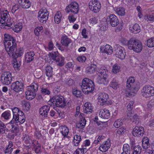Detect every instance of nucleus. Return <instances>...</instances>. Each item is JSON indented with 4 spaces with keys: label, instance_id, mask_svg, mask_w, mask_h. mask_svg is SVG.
I'll return each mask as SVG.
<instances>
[{
    "label": "nucleus",
    "instance_id": "obj_7",
    "mask_svg": "<svg viewBox=\"0 0 154 154\" xmlns=\"http://www.w3.org/2000/svg\"><path fill=\"white\" fill-rule=\"evenodd\" d=\"M119 20L117 17L114 14H112L108 16L106 19L105 24L109 23L112 27H115L119 24Z\"/></svg>",
    "mask_w": 154,
    "mask_h": 154
},
{
    "label": "nucleus",
    "instance_id": "obj_14",
    "mask_svg": "<svg viewBox=\"0 0 154 154\" xmlns=\"http://www.w3.org/2000/svg\"><path fill=\"white\" fill-rule=\"evenodd\" d=\"M145 95L146 97H149L154 95V88L147 85L145 87Z\"/></svg>",
    "mask_w": 154,
    "mask_h": 154
},
{
    "label": "nucleus",
    "instance_id": "obj_1",
    "mask_svg": "<svg viewBox=\"0 0 154 154\" xmlns=\"http://www.w3.org/2000/svg\"><path fill=\"white\" fill-rule=\"evenodd\" d=\"M80 84L81 88L83 92L85 94H88L93 91L94 89V84L91 80L85 78Z\"/></svg>",
    "mask_w": 154,
    "mask_h": 154
},
{
    "label": "nucleus",
    "instance_id": "obj_11",
    "mask_svg": "<svg viewBox=\"0 0 154 154\" xmlns=\"http://www.w3.org/2000/svg\"><path fill=\"white\" fill-rule=\"evenodd\" d=\"M4 43L5 45V50L7 52L8 51V49L10 50V48L14 47L17 46L16 43V42L15 39H12V40H6L4 41Z\"/></svg>",
    "mask_w": 154,
    "mask_h": 154
},
{
    "label": "nucleus",
    "instance_id": "obj_2",
    "mask_svg": "<svg viewBox=\"0 0 154 154\" xmlns=\"http://www.w3.org/2000/svg\"><path fill=\"white\" fill-rule=\"evenodd\" d=\"M54 104L58 107L64 108L66 105L67 101L64 97L60 95H55L53 97Z\"/></svg>",
    "mask_w": 154,
    "mask_h": 154
},
{
    "label": "nucleus",
    "instance_id": "obj_33",
    "mask_svg": "<svg viewBox=\"0 0 154 154\" xmlns=\"http://www.w3.org/2000/svg\"><path fill=\"white\" fill-rule=\"evenodd\" d=\"M110 86L112 87L115 90H116L119 87L118 82L115 79H113L112 81L111 82L110 84Z\"/></svg>",
    "mask_w": 154,
    "mask_h": 154
},
{
    "label": "nucleus",
    "instance_id": "obj_20",
    "mask_svg": "<svg viewBox=\"0 0 154 154\" xmlns=\"http://www.w3.org/2000/svg\"><path fill=\"white\" fill-rule=\"evenodd\" d=\"M18 2L20 5L23 8H28L31 5V3L29 0H18Z\"/></svg>",
    "mask_w": 154,
    "mask_h": 154
},
{
    "label": "nucleus",
    "instance_id": "obj_59",
    "mask_svg": "<svg viewBox=\"0 0 154 154\" xmlns=\"http://www.w3.org/2000/svg\"><path fill=\"white\" fill-rule=\"evenodd\" d=\"M154 103V100H151L149 101L147 104V108L149 109H151L153 106V103Z\"/></svg>",
    "mask_w": 154,
    "mask_h": 154
},
{
    "label": "nucleus",
    "instance_id": "obj_34",
    "mask_svg": "<svg viewBox=\"0 0 154 154\" xmlns=\"http://www.w3.org/2000/svg\"><path fill=\"white\" fill-rule=\"evenodd\" d=\"M85 110L84 112L86 113H88L89 112H91L92 111L91 104L89 103H86L84 105Z\"/></svg>",
    "mask_w": 154,
    "mask_h": 154
},
{
    "label": "nucleus",
    "instance_id": "obj_38",
    "mask_svg": "<svg viewBox=\"0 0 154 154\" xmlns=\"http://www.w3.org/2000/svg\"><path fill=\"white\" fill-rule=\"evenodd\" d=\"M62 15L60 12H57L54 16V21L57 24L59 23L60 22Z\"/></svg>",
    "mask_w": 154,
    "mask_h": 154
},
{
    "label": "nucleus",
    "instance_id": "obj_17",
    "mask_svg": "<svg viewBox=\"0 0 154 154\" xmlns=\"http://www.w3.org/2000/svg\"><path fill=\"white\" fill-rule=\"evenodd\" d=\"M99 115L103 119H108L110 117V113L109 110L105 109L100 111Z\"/></svg>",
    "mask_w": 154,
    "mask_h": 154
},
{
    "label": "nucleus",
    "instance_id": "obj_61",
    "mask_svg": "<svg viewBox=\"0 0 154 154\" xmlns=\"http://www.w3.org/2000/svg\"><path fill=\"white\" fill-rule=\"evenodd\" d=\"M84 150L83 148H78L74 152V154H83Z\"/></svg>",
    "mask_w": 154,
    "mask_h": 154
},
{
    "label": "nucleus",
    "instance_id": "obj_60",
    "mask_svg": "<svg viewBox=\"0 0 154 154\" xmlns=\"http://www.w3.org/2000/svg\"><path fill=\"white\" fill-rule=\"evenodd\" d=\"M134 103V102L133 101H130L128 104L127 106V109L129 111H130L132 110Z\"/></svg>",
    "mask_w": 154,
    "mask_h": 154
},
{
    "label": "nucleus",
    "instance_id": "obj_62",
    "mask_svg": "<svg viewBox=\"0 0 154 154\" xmlns=\"http://www.w3.org/2000/svg\"><path fill=\"white\" fill-rule=\"evenodd\" d=\"M86 57L84 56H79L77 59L79 61L81 62H85L86 60Z\"/></svg>",
    "mask_w": 154,
    "mask_h": 154
},
{
    "label": "nucleus",
    "instance_id": "obj_35",
    "mask_svg": "<svg viewBox=\"0 0 154 154\" xmlns=\"http://www.w3.org/2000/svg\"><path fill=\"white\" fill-rule=\"evenodd\" d=\"M104 50V52L108 54H111L113 52L112 47L109 45H106Z\"/></svg>",
    "mask_w": 154,
    "mask_h": 154
},
{
    "label": "nucleus",
    "instance_id": "obj_23",
    "mask_svg": "<svg viewBox=\"0 0 154 154\" xmlns=\"http://www.w3.org/2000/svg\"><path fill=\"white\" fill-rule=\"evenodd\" d=\"M49 15V13L46 9H41L38 13V16L41 17L45 18V19H48Z\"/></svg>",
    "mask_w": 154,
    "mask_h": 154
},
{
    "label": "nucleus",
    "instance_id": "obj_22",
    "mask_svg": "<svg viewBox=\"0 0 154 154\" xmlns=\"http://www.w3.org/2000/svg\"><path fill=\"white\" fill-rule=\"evenodd\" d=\"M129 29L131 32L134 34L139 33L140 31V27L137 23L130 25Z\"/></svg>",
    "mask_w": 154,
    "mask_h": 154
},
{
    "label": "nucleus",
    "instance_id": "obj_56",
    "mask_svg": "<svg viewBox=\"0 0 154 154\" xmlns=\"http://www.w3.org/2000/svg\"><path fill=\"white\" fill-rule=\"evenodd\" d=\"M57 54H59L58 53L57 51V52H52V53H50L49 54V58H50V59H51V58H52V59L54 60L56 56H57Z\"/></svg>",
    "mask_w": 154,
    "mask_h": 154
},
{
    "label": "nucleus",
    "instance_id": "obj_15",
    "mask_svg": "<svg viewBox=\"0 0 154 154\" xmlns=\"http://www.w3.org/2000/svg\"><path fill=\"white\" fill-rule=\"evenodd\" d=\"M25 121V116L23 115L22 116L17 117L16 115H14L12 120L10 122L11 124L16 123L17 122H20L23 123Z\"/></svg>",
    "mask_w": 154,
    "mask_h": 154
},
{
    "label": "nucleus",
    "instance_id": "obj_6",
    "mask_svg": "<svg viewBox=\"0 0 154 154\" xmlns=\"http://www.w3.org/2000/svg\"><path fill=\"white\" fill-rule=\"evenodd\" d=\"M89 8L91 11L94 13L98 12L101 7L100 2L97 0H92L89 3Z\"/></svg>",
    "mask_w": 154,
    "mask_h": 154
},
{
    "label": "nucleus",
    "instance_id": "obj_10",
    "mask_svg": "<svg viewBox=\"0 0 154 154\" xmlns=\"http://www.w3.org/2000/svg\"><path fill=\"white\" fill-rule=\"evenodd\" d=\"M115 55L116 57L123 60L125 58V52L123 50V48L121 46H118L117 48H115L114 50Z\"/></svg>",
    "mask_w": 154,
    "mask_h": 154
},
{
    "label": "nucleus",
    "instance_id": "obj_39",
    "mask_svg": "<svg viewBox=\"0 0 154 154\" xmlns=\"http://www.w3.org/2000/svg\"><path fill=\"white\" fill-rule=\"evenodd\" d=\"M61 128L62 130L60 132L64 136L62 138V140H63L64 139L65 137L68 135L69 132V129L67 127L65 126L62 127Z\"/></svg>",
    "mask_w": 154,
    "mask_h": 154
},
{
    "label": "nucleus",
    "instance_id": "obj_16",
    "mask_svg": "<svg viewBox=\"0 0 154 154\" xmlns=\"http://www.w3.org/2000/svg\"><path fill=\"white\" fill-rule=\"evenodd\" d=\"M38 89V85L36 83L32 84L31 85L27 87V91L25 93L26 94H29L31 92H36Z\"/></svg>",
    "mask_w": 154,
    "mask_h": 154
},
{
    "label": "nucleus",
    "instance_id": "obj_50",
    "mask_svg": "<svg viewBox=\"0 0 154 154\" xmlns=\"http://www.w3.org/2000/svg\"><path fill=\"white\" fill-rule=\"evenodd\" d=\"M71 42L70 39H61V41L62 45L65 46H67Z\"/></svg>",
    "mask_w": 154,
    "mask_h": 154
},
{
    "label": "nucleus",
    "instance_id": "obj_45",
    "mask_svg": "<svg viewBox=\"0 0 154 154\" xmlns=\"http://www.w3.org/2000/svg\"><path fill=\"white\" fill-rule=\"evenodd\" d=\"M112 70L114 73H116L120 71V67L118 64L116 63L113 66Z\"/></svg>",
    "mask_w": 154,
    "mask_h": 154
},
{
    "label": "nucleus",
    "instance_id": "obj_30",
    "mask_svg": "<svg viewBox=\"0 0 154 154\" xmlns=\"http://www.w3.org/2000/svg\"><path fill=\"white\" fill-rule=\"evenodd\" d=\"M8 20L7 19V22L6 23L5 20L3 19H2L0 20V26H1V28H2V27L5 26H8V27L11 26L12 25V24H13L12 22H9ZM9 21H10V22H11L12 20L11 19L9 20Z\"/></svg>",
    "mask_w": 154,
    "mask_h": 154
},
{
    "label": "nucleus",
    "instance_id": "obj_63",
    "mask_svg": "<svg viewBox=\"0 0 154 154\" xmlns=\"http://www.w3.org/2000/svg\"><path fill=\"white\" fill-rule=\"evenodd\" d=\"M19 8V6L18 4H16L12 7L11 12L12 13H14L15 11Z\"/></svg>",
    "mask_w": 154,
    "mask_h": 154
},
{
    "label": "nucleus",
    "instance_id": "obj_43",
    "mask_svg": "<svg viewBox=\"0 0 154 154\" xmlns=\"http://www.w3.org/2000/svg\"><path fill=\"white\" fill-rule=\"evenodd\" d=\"M42 71L41 69H37L34 72V75L37 79H39L42 76Z\"/></svg>",
    "mask_w": 154,
    "mask_h": 154
},
{
    "label": "nucleus",
    "instance_id": "obj_51",
    "mask_svg": "<svg viewBox=\"0 0 154 154\" xmlns=\"http://www.w3.org/2000/svg\"><path fill=\"white\" fill-rule=\"evenodd\" d=\"M14 64L13 66L15 69L18 70L20 66V62L17 61L16 59H14Z\"/></svg>",
    "mask_w": 154,
    "mask_h": 154
},
{
    "label": "nucleus",
    "instance_id": "obj_46",
    "mask_svg": "<svg viewBox=\"0 0 154 154\" xmlns=\"http://www.w3.org/2000/svg\"><path fill=\"white\" fill-rule=\"evenodd\" d=\"M36 92H31L29 94H26V98L29 100H31L33 99L36 96Z\"/></svg>",
    "mask_w": 154,
    "mask_h": 154
},
{
    "label": "nucleus",
    "instance_id": "obj_32",
    "mask_svg": "<svg viewBox=\"0 0 154 154\" xmlns=\"http://www.w3.org/2000/svg\"><path fill=\"white\" fill-rule=\"evenodd\" d=\"M97 82L99 84L107 85L108 81L106 80V78H104L101 76H98L97 79Z\"/></svg>",
    "mask_w": 154,
    "mask_h": 154
},
{
    "label": "nucleus",
    "instance_id": "obj_42",
    "mask_svg": "<svg viewBox=\"0 0 154 154\" xmlns=\"http://www.w3.org/2000/svg\"><path fill=\"white\" fill-rule=\"evenodd\" d=\"M81 140V137L80 136L75 135L74 137L73 143L75 146H77Z\"/></svg>",
    "mask_w": 154,
    "mask_h": 154
},
{
    "label": "nucleus",
    "instance_id": "obj_24",
    "mask_svg": "<svg viewBox=\"0 0 154 154\" xmlns=\"http://www.w3.org/2000/svg\"><path fill=\"white\" fill-rule=\"evenodd\" d=\"M35 55L33 51L27 53L25 54V60L27 63H29L34 59V56Z\"/></svg>",
    "mask_w": 154,
    "mask_h": 154
},
{
    "label": "nucleus",
    "instance_id": "obj_9",
    "mask_svg": "<svg viewBox=\"0 0 154 154\" xmlns=\"http://www.w3.org/2000/svg\"><path fill=\"white\" fill-rule=\"evenodd\" d=\"M11 90L16 92L22 91L23 89V85L22 82L18 81L13 83L11 85Z\"/></svg>",
    "mask_w": 154,
    "mask_h": 154
},
{
    "label": "nucleus",
    "instance_id": "obj_53",
    "mask_svg": "<svg viewBox=\"0 0 154 154\" xmlns=\"http://www.w3.org/2000/svg\"><path fill=\"white\" fill-rule=\"evenodd\" d=\"M28 138L29 139V137L28 136H26L23 137V139L25 143L27 144H31V143H32V145H33L32 143L33 142V141H32L31 140H28Z\"/></svg>",
    "mask_w": 154,
    "mask_h": 154
},
{
    "label": "nucleus",
    "instance_id": "obj_3",
    "mask_svg": "<svg viewBox=\"0 0 154 154\" xmlns=\"http://www.w3.org/2000/svg\"><path fill=\"white\" fill-rule=\"evenodd\" d=\"M11 49H8V54L10 57H12L13 58L16 59L18 57H21L23 54V51L22 48L17 49V46L13 48H11Z\"/></svg>",
    "mask_w": 154,
    "mask_h": 154
},
{
    "label": "nucleus",
    "instance_id": "obj_4",
    "mask_svg": "<svg viewBox=\"0 0 154 154\" xmlns=\"http://www.w3.org/2000/svg\"><path fill=\"white\" fill-rule=\"evenodd\" d=\"M12 74L8 72H3L1 75V82L4 85H9L12 81Z\"/></svg>",
    "mask_w": 154,
    "mask_h": 154
},
{
    "label": "nucleus",
    "instance_id": "obj_27",
    "mask_svg": "<svg viewBox=\"0 0 154 154\" xmlns=\"http://www.w3.org/2000/svg\"><path fill=\"white\" fill-rule=\"evenodd\" d=\"M98 76L104 77V78H107L108 72L104 69H100L98 71Z\"/></svg>",
    "mask_w": 154,
    "mask_h": 154
},
{
    "label": "nucleus",
    "instance_id": "obj_29",
    "mask_svg": "<svg viewBox=\"0 0 154 154\" xmlns=\"http://www.w3.org/2000/svg\"><path fill=\"white\" fill-rule=\"evenodd\" d=\"M138 42L135 39H130L128 40L129 44L128 47L130 50H133L134 48L136 46V44H137Z\"/></svg>",
    "mask_w": 154,
    "mask_h": 154
},
{
    "label": "nucleus",
    "instance_id": "obj_52",
    "mask_svg": "<svg viewBox=\"0 0 154 154\" xmlns=\"http://www.w3.org/2000/svg\"><path fill=\"white\" fill-rule=\"evenodd\" d=\"M121 121V120L119 119L116 121L114 123V126L116 128H118L122 125L123 123Z\"/></svg>",
    "mask_w": 154,
    "mask_h": 154
},
{
    "label": "nucleus",
    "instance_id": "obj_48",
    "mask_svg": "<svg viewBox=\"0 0 154 154\" xmlns=\"http://www.w3.org/2000/svg\"><path fill=\"white\" fill-rule=\"evenodd\" d=\"M130 146L127 144H125L123 145V152L128 153V154H130Z\"/></svg>",
    "mask_w": 154,
    "mask_h": 154
},
{
    "label": "nucleus",
    "instance_id": "obj_54",
    "mask_svg": "<svg viewBox=\"0 0 154 154\" xmlns=\"http://www.w3.org/2000/svg\"><path fill=\"white\" fill-rule=\"evenodd\" d=\"M23 106L27 110H29L30 106V103L25 101H23L22 103Z\"/></svg>",
    "mask_w": 154,
    "mask_h": 154
},
{
    "label": "nucleus",
    "instance_id": "obj_47",
    "mask_svg": "<svg viewBox=\"0 0 154 154\" xmlns=\"http://www.w3.org/2000/svg\"><path fill=\"white\" fill-rule=\"evenodd\" d=\"M98 19L96 17L92 16L89 20V22L91 25H94L97 23Z\"/></svg>",
    "mask_w": 154,
    "mask_h": 154
},
{
    "label": "nucleus",
    "instance_id": "obj_58",
    "mask_svg": "<svg viewBox=\"0 0 154 154\" xmlns=\"http://www.w3.org/2000/svg\"><path fill=\"white\" fill-rule=\"evenodd\" d=\"M74 81L72 79L70 78H68L66 81H65L66 84L69 86H72L74 84Z\"/></svg>",
    "mask_w": 154,
    "mask_h": 154
},
{
    "label": "nucleus",
    "instance_id": "obj_26",
    "mask_svg": "<svg viewBox=\"0 0 154 154\" xmlns=\"http://www.w3.org/2000/svg\"><path fill=\"white\" fill-rule=\"evenodd\" d=\"M135 78L134 77H130L127 79V81L126 87L129 89L131 86L136 82H135Z\"/></svg>",
    "mask_w": 154,
    "mask_h": 154
},
{
    "label": "nucleus",
    "instance_id": "obj_21",
    "mask_svg": "<svg viewBox=\"0 0 154 154\" xmlns=\"http://www.w3.org/2000/svg\"><path fill=\"white\" fill-rule=\"evenodd\" d=\"M13 144L11 141L8 142V145L3 149L5 153L9 154H13L12 152L13 150Z\"/></svg>",
    "mask_w": 154,
    "mask_h": 154
},
{
    "label": "nucleus",
    "instance_id": "obj_5",
    "mask_svg": "<svg viewBox=\"0 0 154 154\" xmlns=\"http://www.w3.org/2000/svg\"><path fill=\"white\" fill-rule=\"evenodd\" d=\"M65 10L67 13L72 12L74 14H77L79 11L78 4L75 2H72L66 7Z\"/></svg>",
    "mask_w": 154,
    "mask_h": 154
},
{
    "label": "nucleus",
    "instance_id": "obj_31",
    "mask_svg": "<svg viewBox=\"0 0 154 154\" xmlns=\"http://www.w3.org/2000/svg\"><path fill=\"white\" fill-rule=\"evenodd\" d=\"M110 145L109 143L106 141L103 145L100 146L99 148V150L103 152H106L109 148Z\"/></svg>",
    "mask_w": 154,
    "mask_h": 154
},
{
    "label": "nucleus",
    "instance_id": "obj_57",
    "mask_svg": "<svg viewBox=\"0 0 154 154\" xmlns=\"http://www.w3.org/2000/svg\"><path fill=\"white\" fill-rule=\"evenodd\" d=\"M10 115V113L8 111H5L2 115V116L5 119H9Z\"/></svg>",
    "mask_w": 154,
    "mask_h": 154
},
{
    "label": "nucleus",
    "instance_id": "obj_13",
    "mask_svg": "<svg viewBox=\"0 0 154 154\" xmlns=\"http://www.w3.org/2000/svg\"><path fill=\"white\" fill-rule=\"evenodd\" d=\"M109 98V96L105 93H101L99 94L98 97V102L101 105H103L106 104L108 99Z\"/></svg>",
    "mask_w": 154,
    "mask_h": 154
},
{
    "label": "nucleus",
    "instance_id": "obj_49",
    "mask_svg": "<svg viewBox=\"0 0 154 154\" xmlns=\"http://www.w3.org/2000/svg\"><path fill=\"white\" fill-rule=\"evenodd\" d=\"M72 93L76 97H80L82 96V92L81 91L75 89H73Z\"/></svg>",
    "mask_w": 154,
    "mask_h": 154
},
{
    "label": "nucleus",
    "instance_id": "obj_40",
    "mask_svg": "<svg viewBox=\"0 0 154 154\" xmlns=\"http://www.w3.org/2000/svg\"><path fill=\"white\" fill-rule=\"evenodd\" d=\"M5 130L8 131V129L6 128V126L4 123L0 121V134H3L5 133Z\"/></svg>",
    "mask_w": 154,
    "mask_h": 154
},
{
    "label": "nucleus",
    "instance_id": "obj_19",
    "mask_svg": "<svg viewBox=\"0 0 154 154\" xmlns=\"http://www.w3.org/2000/svg\"><path fill=\"white\" fill-rule=\"evenodd\" d=\"M50 109V107L48 106L45 105L39 109L40 114L42 116H44L45 117L48 116V112Z\"/></svg>",
    "mask_w": 154,
    "mask_h": 154
},
{
    "label": "nucleus",
    "instance_id": "obj_12",
    "mask_svg": "<svg viewBox=\"0 0 154 154\" xmlns=\"http://www.w3.org/2000/svg\"><path fill=\"white\" fill-rule=\"evenodd\" d=\"M144 133V130L143 127L136 126L133 130L132 134L133 136L139 137H142Z\"/></svg>",
    "mask_w": 154,
    "mask_h": 154
},
{
    "label": "nucleus",
    "instance_id": "obj_28",
    "mask_svg": "<svg viewBox=\"0 0 154 154\" xmlns=\"http://www.w3.org/2000/svg\"><path fill=\"white\" fill-rule=\"evenodd\" d=\"M14 26L12 25H11V26L10 27L13 28V30L16 32H18L20 31L22 28V26L21 23H19L17 24H14Z\"/></svg>",
    "mask_w": 154,
    "mask_h": 154
},
{
    "label": "nucleus",
    "instance_id": "obj_25",
    "mask_svg": "<svg viewBox=\"0 0 154 154\" xmlns=\"http://www.w3.org/2000/svg\"><path fill=\"white\" fill-rule=\"evenodd\" d=\"M34 147L33 148L34 149L35 152L36 153H38L41 151V145L40 144L38 143L37 141L35 140L33 141V142L32 143Z\"/></svg>",
    "mask_w": 154,
    "mask_h": 154
},
{
    "label": "nucleus",
    "instance_id": "obj_36",
    "mask_svg": "<svg viewBox=\"0 0 154 154\" xmlns=\"http://www.w3.org/2000/svg\"><path fill=\"white\" fill-rule=\"evenodd\" d=\"M125 9L123 7H119L116 9V11L119 15L124 16L125 15Z\"/></svg>",
    "mask_w": 154,
    "mask_h": 154
},
{
    "label": "nucleus",
    "instance_id": "obj_55",
    "mask_svg": "<svg viewBox=\"0 0 154 154\" xmlns=\"http://www.w3.org/2000/svg\"><path fill=\"white\" fill-rule=\"evenodd\" d=\"M147 45L149 47H152L154 46V39H148Z\"/></svg>",
    "mask_w": 154,
    "mask_h": 154
},
{
    "label": "nucleus",
    "instance_id": "obj_41",
    "mask_svg": "<svg viewBox=\"0 0 154 154\" xmlns=\"http://www.w3.org/2000/svg\"><path fill=\"white\" fill-rule=\"evenodd\" d=\"M142 48V45L140 42H138L136 44V46L134 48L133 50L137 52H139L141 51Z\"/></svg>",
    "mask_w": 154,
    "mask_h": 154
},
{
    "label": "nucleus",
    "instance_id": "obj_18",
    "mask_svg": "<svg viewBox=\"0 0 154 154\" xmlns=\"http://www.w3.org/2000/svg\"><path fill=\"white\" fill-rule=\"evenodd\" d=\"M149 139L145 137V152L148 153L149 154H154V150L151 149H148L150 148V145L149 143Z\"/></svg>",
    "mask_w": 154,
    "mask_h": 154
},
{
    "label": "nucleus",
    "instance_id": "obj_44",
    "mask_svg": "<svg viewBox=\"0 0 154 154\" xmlns=\"http://www.w3.org/2000/svg\"><path fill=\"white\" fill-rule=\"evenodd\" d=\"M131 121L132 122L134 123L137 125L138 124V123L140 122V119L138 118V116H137L136 114H135L133 117L131 119Z\"/></svg>",
    "mask_w": 154,
    "mask_h": 154
},
{
    "label": "nucleus",
    "instance_id": "obj_37",
    "mask_svg": "<svg viewBox=\"0 0 154 154\" xmlns=\"http://www.w3.org/2000/svg\"><path fill=\"white\" fill-rule=\"evenodd\" d=\"M46 74L48 77H51L53 74V69L50 66H48L45 69Z\"/></svg>",
    "mask_w": 154,
    "mask_h": 154
},
{
    "label": "nucleus",
    "instance_id": "obj_64",
    "mask_svg": "<svg viewBox=\"0 0 154 154\" xmlns=\"http://www.w3.org/2000/svg\"><path fill=\"white\" fill-rule=\"evenodd\" d=\"M38 17L39 21L41 23H46V22L47 20L48 19H45V18L42 17H41V16L40 17L38 16Z\"/></svg>",
    "mask_w": 154,
    "mask_h": 154
},
{
    "label": "nucleus",
    "instance_id": "obj_8",
    "mask_svg": "<svg viewBox=\"0 0 154 154\" xmlns=\"http://www.w3.org/2000/svg\"><path fill=\"white\" fill-rule=\"evenodd\" d=\"M140 88V83L135 82L129 89V91H126V94L128 96L132 97L134 95Z\"/></svg>",
    "mask_w": 154,
    "mask_h": 154
}]
</instances>
